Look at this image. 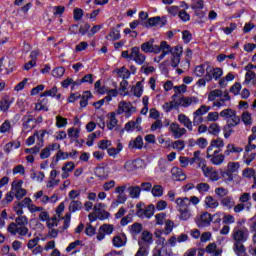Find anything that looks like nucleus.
<instances>
[{
	"label": "nucleus",
	"instance_id": "20e7f679",
	"mask_svg": "<svg viewBox=\"0 0 256 256\" xmlns=\"http://www.w3.org/2000/svg\"><path fill=\"white\" fill-rule=\"evenodd\" d=\"M116 113L117 115H123L125 113L126 117H131L133 113H137V107H134L131 102L122 101L118 104Z\"/></svg>",
	"mask_w": 256,
	"mask_h": 256
},
{
	"label": "nucleus",
	"instance_id": "f257e3e1",
	"mask_svg": "<svg viewBox=\"0 0 256 256\" xmlns=\"http://www.w3.org/2000/svg\"><path fill=\"white\" fill-rule=\"evenodd\" d=\"M231 237L233 239V251L237 256H244L246 253L245 245L246 241L249 239V229L242 226L241 222L235 226L232 230Z\"/></svg>",
	"mask_w": 256,
	"mask_h": 256
},
{
	"label": "nucleus",
	"instance_id": "680f3d73",
	"mask_svg": "<svg viewBox=\"0 0 256 256\" xmlns=\"http://www.w3.org/2000/svg\"><path fill=\"white\" fill-rule=\"evenodd\" d=\"M66 125H67V118H63V116L56 117V127H58V129L66 127Z\"/></svg>",
	"mask_w": 256,
	"mask_h": 256
},
{
	"label": "nucleus",
	"instance_id": "a18cd8bd",
	"mask_svg": "<svg viewBox=\"0 0 256 256\" xmlns=\"http://www.w3.org/2000/svg\"><path fill=\"white\" fill-rule=\"evenodd\" d=\"M210 110H211L210 106L202 105L193 113V115H197L198 117H203V115H205V113H209Z\"/></svg>",
	"mask_w": 256,
	"mask_h": 256
},
{
	"label": "nucleus",
	"instance_id": "79ce46f5",
	"mask_svg": "<svg viewBox=\"0 0 256 256\" xmlns=\"http://www.w3.org/2000/svg\"><path fill=\"white\" fill-rule=\"evenodd\" d=\"M115 72L119 77L123 75L122 79H129V77L131 76V72L125 66H122L120 69H116Z\"/></svg>",
	"mask_w": 256,
	"mask_h": 256
},
{
	"label": "nucleus",
	"instance_id": "423d86ee",
	"mask_svg": "<svg viewBox=\"0 0 256 256\" xmlns=\"http://www.w3.org/2000/svg\"><path fill=\"white\" fill-rule=\"evenodd\" d=\"M35 117L31 115V112H27L26 115L22 117V131L23 133H29L32 129H35Z\"/></svg>",
	"mask_w": 256,
	"mask_h": 256
},
{
	"label": "nucleus",
	"instance_id": "c03bdc74",
	"mask_svg": "<svg viewBox=\"0 0 256 256\" xmlns=\"http://www.w3.org/2000/svg\"><path fill=\"white\" fill-rule=\"evenodd\" d=\"M144 217H147V219H151V217H153V215H155V205L150 204L148 205L144 211Z\"/></svg>",
	"mask_w": 256,
	"mask_h": 256
},
{
	"label": "nucleus",
	"instance_id": "774afa93",
	"mask_svg": "<svg viewBox=\"0 0 256 256\" xmlns=\"http://www.w3.org/2000/svg\"><path fill=\"white\" fill-rule=\"evenodd\" d=\"M182 39H183L184 43H191V39H193V34H191V32H189V30H184L182 32Z\"/></svg>",
	"mask_w": 256,
	"mask_h": 256
},
{
	"label": "nucleus",
	"instance_id": "864d4df0",
	"mask_svg": "<svg viewBox=\"0 0 256 256\" xmlns=\"http://www.w3.org/2000/svg\"><path fill=\"white\" fill-rule=\"evenodd\" d=\"M173 227H175V223L171 220H166L165 228H164V235H169L171 231H173Z\"/></svg>",
	"mask_w": 256,
	"mask_h": 256
},
{
	"label": "nucleus",
	"instance_id": "603ef678",
	"mask_svg": "<svg viewBox=\"0 0 256 256\" xmlns=\"http://www.w3.org/2000/svg\"><path fill=\"white\" fill-rule=\"evenodd\" d=\"M215 194L218 195L221 199H224V197H227L229 195V190L223 187H218L215 189Z\"/></svg>",
	"mask_w": 256,
	"mask_h": 256
},
{
	"label": "nucleus",
	"instance_id": "0e129e2a",
	"mask_svg": "<svg viewBox=\"0 0 256 256\" xmlns=\"http://www.w3.org/2000/svg\"><path fill=\"white\" fill-rule=\"evenodd\" d=\"M173 149H178V151H183L185 149V141L177 140L172 143Z\"/></svg>",
	"mask_w": 256,
	"mask_h": 256
},
{
	"label": "nucleus",
	"instance_id": "f3484780",
	"mask_svg": "<svg viewBox=\"0 0 256 256\" xmlns=\"http://www.w3.org/2000/svg\"><path fill=\"white\" fill-rule=\"evenodd\" d=\"M141 163H143V161L141 159L128 160L124 164V169L126 171H128V173L137 171V169H139V165H141Z\"/></svg>",
	"mask_w": 256,
	"mask_h": 256
},
{
	"label": "nucleus",
	"instance_id": "6ab92c4d",
	"mask_svg": "<svg viewBox=\"0 0 256 256\" xmlns=\"http://www.w3.org/2000/svg\"><path fill=\"white\" fill-rule=\"evenodd\" d=\"M112 243L114 245V247H125V245H127V236L125 235V233H122V235H117L114 236L112 239Z\"/></svg>",
	"mask_w": 256,
	"mask_h": 256
},
{
	"label": "nucleus",
	"instance_id": "5701e85b",
	"mask_svg": "<svg viewBox=\"0 0 256 256\" xmlns=\"http://www.w3.org/2000/svg\"><path fill=\"white\" fill-rule=\"evenodd\" d=\"M75 169V163L66 162L62 167V179H67L69 177V173Z\"/></svg>",
	"mask_w": 256,
	"mask_h": 256
},
{
	"label": "nucleus",
	"instance_id": "6e6552de",
	"mask_svg": "<svg viewBox=\"0 0 256 256\" xmlns=\"http://www.w3.org/2000/svg\"><path fill=\"white\" fill-rule=\"evenodd\" d=\"M115 231V225L113 224H103L98 229V234L96 239L98 241H103L105 239V235H111Z\"/></svg>",
	"mask_w": 256,
	"mask_h": 256
},
{
	"label": "nucleus",
	"instance_id": "39448f33",
	"mask_svg": "<svg viewBox=\"0 0 256 256\" xmlns=\"http://www.w3.org/2000/svg\"><path fill=\"white\" fill-rule=\"evenodd\" d=\"M223 77V69L221 68H215L211 65L206 66V80L207 83H210V81H218V79H221Z\"/></svg>",
	"mask_w": 256,
	"mask_h": 256
},
{
	"label": "nucleus",
	"instance_id": "2f4dec72",
	"mask_svg": "<svg viewBox=\"0 0 256 256\" xmlns=\"http://www.w3.org/2000/svg\"><path fill=\"white\" fill-rule=\"evenodd\" d=\"M128 191L132 199H139V197L141 196V187L139 186H130L128 188Z\"/></svg>",
	"mask_w": 256,
	"mask_h": 256
},
{
	"label": "nucleus",
	"instance_id": "6e6d98bb",
	"mask_svg": "<svg viewBox=\"0 0 256 256\" xmlns=\"http://www.w3.org/2000/svg\"><path fill=\"white\" fill-rule=\"evenodd\" d=\"M79 133H80L79 128L75 129V128L71 127L68 129V137L70 139H79Z\"/></svg>",
	"mask_w": 256,
	"mask_h": 256
},
{
	"label": "nucleus",
	"instance_id": "a19ab883",
	"mask_svg": "<svg viewBox=\"0 0 256 256\" xmlns=\"http://www.w3.org/2000/svg\"><path fill=\"white\" fill-rule=\"evenodd\" d=\"M205 72H207V64H200L195 67L194 73L196 77H203V75H205Z\"/></svg>",
	"mask_w": 256,
	"mask_h": 256
},
{
	"label": "nucleus",
	"instance_id": "49530a36",
	"mask_svg": "<svg viewBox=\"0 0 256 256\" xmlns=\"http://www.w3.org/2000/svg\"><path fill=\"white\" fill-rule=\"evenodd\" d=\"M205 8V1L203 0H195L192 4H191V9H193V11H201V9Z\"/></svg>",
	"mask_w": 256,
	"mask_h": 256
},
{
	"label": "nucleus",
	"instance_id": "bf43d9fd",
	"mask_svg": "<svg viewBox=\"0 0 256 256\" xmlns=\"http://www.w3.org/2000/svg\"><path fill=\"white\" fill-rule=\"evenodd\" d=\"M129 223H133V214L129 213L127 216L122 217L120 220V225L122 227H125L126 225H129Z\"/></svg>",
	"mask_w": 256,
	"mask_h": 256
},
{
	"label": "nucleus",
	"instance_id": "a878e982",
	"mask_svg": "<svg viewBox=\"0 0 256 256\" xmlns=\"http://www.w3.org/2000/svg\"><path fill=\"white\" fill-rule=\"evenodd\" d=\"M129 231L133 237H137L143 231V224L136 222L129 226Z\"/></svg>",
	"mask_w": 256,
	"mask_h": 256
},
{
	"label": "nucleus",
	"instance_id": "c756f323",
	"mask_svg": "<svg viewBox=\"0 0 256 256\" xmlns=\"http://www.w3.org/2000/svg\"><path fill=\"white\" fill-rule=\"evenodd\" d=\"M80 209H83V203L79 200H73L70 202L69 205V213H75L77 211H80Z\"/></svg>",
	"mask_w": 256,
	"mask_h": 256
},
{
	"label": "nucleus",
	"instance_id": "aec40b11",
	"mask_svg": "<svg viewBox=\"0 0 256 256\" xmlns=\"http://www.w3.org/2000/svg\"><path fill=\"white\" fill-rule=\"evenodd\" d=\"M240 122H227L226 125L222 128L224 132L225 139H229L231 137V134L233 133V127H237Z\"/></svg>",
	"mask_w": 256,
	"mask_h": 256
},
{
	"label": "nucleus",
	"instance_id": "052dcab7",
	"mask_svg": "<svg viewBox=\"0 0 256 256\" xmlns=\"http://www.w3.org/2000/svg\"><path fill=\"white\" fill-rule=\"evenodd\" d=\"M239 162H229L227 164V169L230 173H237L239 171Z\"/></svg>",
	"mask_w": 256,
	"mask_h": 256
},
{
	"label": "nucleus",
	"instance_id": "393cba45",
	"mask_svg": "<svg viewBox=\"0 0 256 256\" xmlns=\"http://www.w3.org/2000/svg\"><path fill=\"white\" fill-rule=\"evenodd\" d=\"M128 147L130 149H143V137L137 136L129 142Z\"/></svg>",
	"mask_w": 256,
	"mask_h": 256
},
{
	"label": "nucleus",
	"instance_id": "c85d7f7f",
	"mask_svg": "<svg viewBox=\"0 0 256 256\" xmlns=\"http://www.w3.org/2000/svg\"><path fill=\"white\" fill-rule=\"evenodd\" d=\"M139 249L135 256H147L149 255V246L145 245L143 242L138 241Z\"/></svg>",
	"mask_w": 256,
	"mask_h": 256
},
{
	"label": "nucleus",
	"instance_id": "de8ad7c7",
	"mask_svg": "<svg viewBox=\"0 0 256 256\" xmlns=\"http://www.w3.org/2000/svg\"><path fill=\"white\" fill-rule=\"evenodd\" d=\"M217 97H223V91H221L219 89L210 91V93L208 95V100L215 101L217 99Z\"/></svg>",
	"mask_w": 256,
	"mask_h": 256
},
{
	"label": "nucleus",
	"instance_id": "9d476101",
	"mask_svg": "<svg viewBox=\"0 0 256 256\" xmlns=\"http://www.w3.org/2000/svg\"><path fill=\"white\" fill-rule=\"evenodd\" d=\"M12 191H14V195L18 201H21L27 195V190L23 188V181L20 180L17 183H12Z\"/></svg>",
	"mask_w": 256,
	"mask_h": 256
},
{
	"label": "nucleus",
	"instance_id": "4c0bfd02",
	"mask_svg": "<svg viewBox=\"0 0 256 256\" xmlns=\"http://www.w3.org/2000/svg\"><path fill=\"white\" fill-rule=\"evenodd\" d=\"M225 161V155L220 154V155H211L210 157V162L212 165H221Z\"/></svg>",
	"mask_w": 256,
	"mask_h": 256
},
{
	"label": "nucleus",
	"instance_id": "cd10ccee",
	"mask_svg": "<svg viewBox=\"0 0 256 256\" xmlns=\"http://www.w3.org/2000/svg\"><path fill=\"white\" fill-rule=\"evenodd\" d=\"M243 152V148L235 147V144H228L226 150L224 151V155L229 157L231 153H241Z\"/></svg>",
	"mask_w": 256,
	"mask_h": 256
},
{
	"label": "nucleus",
	"instance_id": "37998d69",
	"mask_svg": "<svg viewBox=\"0 0 256 256\" xmlns=\"http://www.w3.org/2000/svg\"><path fill=\"white\" fill-rule=\"evenodd\" d=\"M151 193H152L153 197H163V193H164L163 186H161L159 184L154 185L151 190Z\"/></svg>",
	"mask_w": 256,
	"mask_h": 256
},
{
	"label": "nucleus",
	"instance_id": "dca6fc26",
	"mask_svg": "<svg viewBox=\"0 0 256 256\" xmlns=\"http://www.w3.org/2000/svg\"><path fill=\"white\" fill-rule=\"evenodd\" d=\"M179 97V93L175 92V94L172 95V100L169 102L164 103L163 105V109L166 113H171V111H173V109H176L177 103H179V100H177Z\"/></svg>",
	"mask_w": 256,
	"mask_h": 256
},
{
	"label": "nucleus",
	"instance_id": "8fccbe9b",
	"mask_svg": "<svg viewBox=\"0 0 256 256\" xmlns=\"http://www.w3.org/2000/svg\"><path fill=\"white\" fill-rule=\"evenodd\" d=\"M52 75L57 79L63 77L65 75V67H57L52 70Z\"/></svg>",
	"mask_w": 256,
	"mask_h": 256
},
{
	"label": "nucleus",
	"instance_id": "a211bd4d",
	"mask_svg": "<svg viewBox=\"0 0 256 256\" xmlns=\"http://www.w3.org/2000/svg\"><path fill=\"white\" fill-rule=\"evenodd\" d=\"M140 239L141 240H138V241H140L144 245H147L148 249H149V245H153V234L148 230L142 231Z\"/></svg>",
	"mask_w": 256,
	"mask_h": 256
},
{
	"label": "nucleus",
	"instance_id": "1a4fd4ad",
	"mask_svg": "<svg viewBox=\"0 0 256 256\" xmlns=\"http://www.w3.org/2000/svg\"><path fill=\"white\" fill-rule=\"evenodd\" d=\"M155 39L151 38L149 41L144 42L141 44V51L143 53H161V48H159V45H154Z\"/></svg>",
	"mask_w": 256,
	"mask_h": 256
},
{
	"label": "nucleus",
	"instance_id": "473e14b6",
	"mask_svg": "<svg viewBox=\"0 0 256 256\" xmlns=\"http://www.w3.org/2000/svg\"><path fill=\"white\" fill-rule=\"evenodd\" d=\"M109 122L107 123V128L112 131V129H115L117 127V123H119V120H117V117L115 116V112H111L109 114Z\"/></svg>",
	"mask_w": 256,
	"mask_h": 256
},
{
	"label": "nucleus",
	"instance_id": "338daca9",
	"mask_svg": "<svg viewBox=\"0 0 256 256\" xmlns=\"http://www.w3.org/2000/svg\"><path fill=\"white\" fill-rule=\"evenodd\" d=\"M73 13L74 21H81V19H83V9L75 8Z\"/></svg>",
	"mask_w": 256,
	"mask_h": 256
},
{
	"label": "nucleus",
	"instance_id": "9b49d317",
	"mask_svg": "<svg viewBox=\"0 0 256 256\" xmlns=\"http://www.w3.org/2000/svg\"><path fill=\"white\" fill-rule=\"evenodd\" d=\"M130 59L135 61L137 65H143L145 63L146 56L141 53L139 47H133L130 53Z\"/></svg>",
	"mask_w": 256,
	"mask_h": 256
},
{
	"label": "nucleus",
	"instance_id": "0eeeda50",
	"mask_svg": "<svg viewBox=\"0 0 256 256\" xmlns=\"http://www.w3.org/2000/svg\"><path fill=\"white\" fill-rule=\"evenodd\" d=\"M220 117L227 119L230 123H241V117L237 115V111L227 108L220 112Z\"/></svg>",
	"mask_w": 256,
	"mask_h": 256
},
{
	"label": "nucleus",
	"instance_id": "ea45409f",
	"mask_svg": "<svg viewBox=\"0 0 256 256\" xmlns=\"http://www.w3.org/2000/svg\"><path fill=\"white\" fill-rule=\"evenodd\" d=\"M194 17H197V22L201 25L207 21V17H205V12L203 10H195Z\"/></svg>",
	"mask_w": 256,
	"mask_h": 256
},
{
	"label": "nucleus",
	"instance_id": "09e8293b",
	"mask_svg": "<svg viewBox=\"0 0 256 256\" xmlns=\"http://www.w3.org/2000/svg\"><path fill=\"white\" fill-rule=\"evenodd\" d=\"M9 107H11V102L9 101V98H2L0 101V110L7 112L9 111Z\"/></svg>",
	"mask_w": 256,
	"mask_h": 256
},
{
	"label": "nucleus",
	"instance_id": "4468645a",
	"mask_svg": "<svg viewBox=\"0 0 256 256\" xmlns=\"http://www.w3.org/2000/svg\"><path fill=\"white\" fill-rule=\"evenodd\" d=\"M143 121V118L141 116H138L136 118V121H129L125 124L124 129L129 133V131H141V122Z\"/></svg>",
	"mask_w": 256,
	"mask_h": 256
},
{
	"label": "nucleus",
	"instance_id": "f03ea898",
	"mask_svg": "<svg viewBox=\"0 0 256 256\" xmlns=\"http://www.w3.org/2000/svg\"><path fill=\"white\" fill-rule=\"evenodd\" d=\"M160 51H162L161 55L158 56V58H155L154 61L159 63V61H162V59H165L166 55H169L171 53V65L172 67L177 68L179 67V63H181V56L183 55V47L181 45H177L174 48L170 47L169 44H167V41H162L159 46Z\"/></svg>",
	"mask_w": 256,
	"mask_h": 256
},
{
	"label": "nucleus",
	"instance_id": "4be33fe9",
	"mask_svg": "<svg viewBox=\"0 0 256 256\" xmlns=\"http://www.w3.org/2000/svg\"><path fill=\"white\" fill-rule=\"evenodd\" d=\"M178 121L184 125V127H187L188 131H193V122L185 114H179Z\"/></svg>",
	"mask_w": 256,
	"mask_h": 256
},
{
	"label": "nucleus",
	"instance_id": "c9c22d12",
	"mask_svg": "<svg viewBox=\"0 0 256 256\" xmlns=\"http://www.w3.org/2000/svg\"><path fill=\"white\" fill-rule=\"evenodd\" d=\"M132 91L135 97H141L143 95V82L138 81L135 86H132Z\"/></svg>",
	"mask_w": 256,
	"mask_h": 256
},
{
	"label": "nucleus",
	"instance_id": "ddd939ff",
	"mask_svg": "<svg viewBox=\"0 0 256 256\" xmlns=\"http://www.w3.org/2000/svg\"><path fill=\"white\" fill-rule=\"evenodd\" d=\"M213 221V216L209 212H204L200 215V218L196 221L198 227H209Z\"/></svg>",
	"mask_w": 256,
	"mask_h": 256
},
{
	"label": "nucleus",
	"instance_id": "69168bd1",
	"mask_svg": "<svg viewBox=\"0 0 256 256\" xmlns=\"http://www.w3.org/2000/svg\"><path fill=\"white\" fill-rule=\"evenodd\" d=\"M96 215H98V219L100 221H105V219H109L111 217V213L107 212L106 210H100V212H97Z\"/></svg>",
	"mask_w": 256,
	"mask_h": 256
},
{
	"label": "nucleus",
	"instance_id": "13d9d810",
	"mask_svg": "<svg viewBox=\"0 0 256 256\" xmlns=\"http://www.w3.org/2000/svg\"><path fill=\"white\" fill-rule=\"evenodd\" d=\"M197 191H199V193H207V191H209L211 189V186H209L208 183H199L196 186Z\"/></svg>",
	"mask_w": 256,
	"mask_h": 256
},
{
	"label": "nucleus",
	"instance_id": "e2e57ef3",
	"mask_svg": "<svg viewBox=\"0 0 256 256\" xmlns=\"http://www.w3.org/2000/svg\"><path fill=\"white\" fill-rule=\"evenodd\" d=\"M58 225H59V219L57 218V216L49 218L47 222L48 229H53V227H57Z\"/></svg>",
	"mask_w": 256,
	"mask_h": 256
},
{
	"label": "nucleus",
	"instance_id": "58836bf2",
	"mask_svg": "<svg viewBox=\"0 0 256 256\" xmlns=\"http://www.w3.org/2000/svg\"><path fill=\"white\" fill-rule=\"evenodd\" d=\"M208 133L217 137L221 133V127L217 123H212L208 127Z\"/></svg>",
	"mask_w": 256,
	"mask_h": 256
},
{
	"label": "nucleus",
	"instance_id": "f704fd0d",
	"mask_svg": "<svg viewBox=\"0 0 256 256\" xmlns=\"http://www.w3.org/2000/svg\"><path fill=\"white\" fill-rule=\"evenodd\" d=\"M47 133V130H40V131H35L34 136L37 137L38 143L37 145L43 147L45 143V134Z\"/></svg>",
	"mask_w": 256,
	"mask_h": 256
},
{
	"label": "nucleus",
	"instance_id": "72a5a7b5",
	"mask_svg": "<svg viewBox=\"0 0 256 256\" xmlns=\"http://www.w3.org/2000/svg\"><path fill=\"white\" fill-rule=\"evenodd\" d=\"M205 205L210 209H217L219 207V202L213 198V196H207L205 198Z\"/></svg>",
	"mask_w": 256,
	"mask_h": 256
},
{
	"label": "nucleus",
	"instance_id": "3c124183",
	"mask_svg": "<svg viewBox=\"0 0 256 256\" xmlns=\"http://www.w3.org/2000/svg\"><path fill=\"white\" fill-rule=\"evenodd\" d=\"M62 219H64L62 231H65V230L69 229V225H71V212H67L65 214V216L62 217Z\"/></svg>",
	"mask_w": 256,
	"mask_h": 256
},
{
	"label": "nucleus",
	"instance_id": "4d7b16f0",
	"mask_svg": "<svg viewBox=\"0 0 256 256\" xmlns=\"http://www.w3.org/2000/svg\"><path fill=\"white\" fill-rule=\"evenodd\" d=\"M57 87L54 86L50 90H46L44 93L40 94V97H55L57 95Z\"/></svg>",
	"mask_w": 256,
	"mask_h": 256
},
{
	"label": "nucleus",
	"instance_id": "e433bc0d",
	"mask_svg": "<svg viewBox=\"0 0 256 256\" xmlns=\"http://www.w3.org/2000/svg\"><path fill=\"white\" fill-rule=\"evenodd\" d=\"M93 97V94L89 91H85L83 95L80 97V107H87L89 99Z\"/></svg>",
	"mask_w": 256,
	"mask_h": 256
},
{
	"label": "nucleus",
	"instance_id": "b1692460",
	"mask_svg": "<svg viewBox=\"0 0 256 256\" xmlns=\"http://www.w3.org/2000/svg\"><path fill=\"white\" fill-rule=\"evenodd\" d=\"M94 173L100 181H104V179H108L109 173L105 171V167L103 166H97L94 170Z\"/></svg>",
	"mask_w": 256,
	"mask_h": 256
},
{
	"label": "nucleus",
	"instance_id": "bb28decb",
	"mask_svg": "<svg viewBox=\"0 0 256 256\" xmlns=\"http://www.w3.org/2000/svg\"><path fill=\"white\" fill-rule=\"evenodd\" d=\"M220 203L223 207H227V209H233V207H235L233 196H225L220 200Z\"/></svg>",
	"mask_w": 256,
	"mask_h": 256
},
{
	"label": "nucleus",
	"instance_id": "f8f14e48",
	"mask_svg": "<svg viewBox=\"0 0 256 256\" xmlns=\"http://www.w3.org/2000/svg\"><path fill=\"white\" fill-rule=\"evenodd\" d=\"M199 103V98L197 97H181L178 99V103L175 104V109H179V107H189L191 104Z\"/></svg>",
	"mask_w": 256,
	"mask_h": 256
},
{
	"label": "nucleus",
	"instance_id": "412c9836",
	"mask_svg": "<svg viewBox=\"0 0 256 256\" xmlns=\"http://www.w3.org/2000/svg\"><path fill=\"white\" fill-rule=\"evenodd\" d=\"M175 203L177 207H179L178 211L189 209V205H191V201H189L188 197L177 198Z\"/></svg>",
	"mask_w": 256,
	"mask_h": 256
},
{
	"label": "nucleus",
	"instance_id": "5fc2aeb1",
	"mask_svg": "<svg viewBox=\"0 0 256 256\" xmlns=\"http://www.w3.org/2000/svg\"><path fill=\"white\" fill-rule=\"evenodd\" d=\"M69 159V152H63L59 150L55 155V161L56 163H59V161Z\"/></svg>",
	"mask_w": 256,
	"mask_h": 256
},
{
	"label": "nucleus",
	"instance_id": "2eb2a0df",
	"mask_svg": "<svg viewBox=\"0 0 256 256\" xmlns=\"http://www.w3.org/2000/svg\"><path fill=\"white\" fill-rule=\"evenodd\" d=\"M170 131L175 139H181L187 133V129L181 128L178 123H172L170 125Z\"/></svg>",
	"mask_w": 256,
	"mask_h": 256
},
{
	"label": "nucleus",
	"instance_id": "7ed1b4c3",
	"mask_svg": "<svg viewBox=\"0 0 256 256\" xmlns=\"http://www.w3.org/2000/svg\"><path fill=\"white\" fill-rule=\"evenodd\" d=\"M29 224V218L27 216H18L15 219V222H11L8 225L7 231L11 235H21V237H25L29 233V228L26 225Z\"/></svg>",
	"mask_w": 256,
	"mask_h": 256
},
{
	"label": "nucleus",
	"instance_id": "7c9ffc66",
	"mask_svg": "<svg viewBox=\"0 0 256 256\" xmlns=\"http://www.w3.org/2000/svg\"><path fill=\"white\" fill-rule=\"evenodd\" d=\"M171 173L174 177H176V181H185L187 176L183 173V170L179 168H172Z\"/></svg>",
	"mask_w": 256,
	"mask_h": 256
}]
</instances>
